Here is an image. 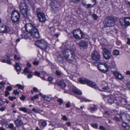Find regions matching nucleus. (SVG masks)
<instances>
[{
	"instance_id": "f257e3e1",
	"label": "nucleus",
	"mask_w": 130,
	"mask_h": 130,
	"mask_svg": "<svg viewBox=\"0 0 130 130\" xmlns=\"http://www.w3.org/2000/svg\"><path fill=\"white\" fill-rule=\"evenodd\" d=\"M69 47L66 43H64L61 47L62 52L64 55L63 58L68 62L72 63L76 56L74 53L69 49Z\"/></svg>"
},
{
	"instance_id": "f03ea898",
	"label": "nucleus",
	"mask_w": 130,
	"mask_h": 130,
	"mask_svg": "<svg viewBox=\"0 0 130 130\" xmlns=\"http://www.w3.org/2000/svg\"><path fill=\"white\" fill-rule=\"evenodd\" d=\"M106 98L108 103L111 104L115 103L118 106L125 107V106L127 104L126 100L122 98L121 96L116 98L114 95H109L107 96Z\"/></svg>"
},
{
	"instance_id": "7ed1b4c3",
	"label": "nucleus",
	"mask_w": 130,
	"mask_h": 130,
	"mask_svg": "<svg viewBox=\"0 0 130 130\" xmlns=\"http://www.w3.org/2000/svg\"><path fill=\"white\" fill-rule=\"evenodd\" d=\"M25 26L26 31L30 33L31 35L37 38H39V32L34 25L30 23H28L26 24Z\"/></svg>"
},
{
	"instance_id": "20e7f679",
	"label": "nucleus",
	"mask_w": 130,
	"mask_h": 130,
	"mask_svg": "<svg viewBox=\"0 0 130 130\" xmlns=\"http://www.w3.org/2000/svg\"><path fill=\"white\" fill-rule=\"evenodd\" d=\"M103 50L102 53L104 58L106 60L109 59L111 56L110 51L108 49V45L104 43H101Z\"/></svg>"
},
{
	"instance_id": "39448f33",
	"label": "nucleus",
	"mask_w": 130,
	"mask_h": 130,
	"mask_svg": "<svg viewBox=\"0 0 130 130\" xmlns=\"http://www.w3.org/2000/svg\"><path fill=\"white\" fill-rule=\"evenodd\" d=\"M35 45L42 50H47L49 49L48 44L43 39L37 40L35 42Z\"/></svg>"
},
{
	"instance_id": "423d86ee",
	"label": "nucleus",
	"mask_w": 130,
	"mask_h": 130,
	"mask_svg": "<svg viewBox=\"0 0 130 130\" xmlns=\"http://www.w3.org/2000/svg\"><path fill=\"white\" fill-rule=\"evenodd\" d=\"M116 19L115 17H107L104 22L105 25L107 27L113 26Z\"/></svg>"
},
{
	"instance_id": "0eeeda50",
	"label": "nucleus",
	"mask_w": 130,
	"mask_h": 130,
	"mask_svg": "<svg viewBox=\"0 0 130 130\" xmlns=\"http://www.w3.org/2000/svg\"><path fill=\"white\" fill-rule=\"evenodd\" d=\"M119 22L120 25L123 28H125L126 26L130 25V18L129 17L121 18L119 19Z\"/></svg>"
},
{
	"instance_id": "6e6552de",
	"label": "nucleus",
	"mask_w": 130,
	"mask_h": 130,
	"mask_svg": "<svg viewBox=\"0 0 130 130\" xmlns=\"http://www.w3.org/2000/svg\"><path fill=\"white\" fill-rule=\"evenodd\" d=\"M72 34L74 37L76 39H80L83 38L84 35L83 32L79 29H74Z\"/></svg>"
},
{
	"instance_id": "1a4fd4ad",
	"label": "nucleus",
	"mask_w": 130,
	"mask_h": 130,
	"mask_svg": "<svg viewBox=\"0 0 130 130\" xmlns=\"http://www.w3.org/2000/svg\"><path fill=\"white\" fill-rule=\"evenodd\" d=\"M20 11L23 15L27 16L28 6L24 2L21 3L20 6Z\"/></svg>"
},
{
	"instance_id": "9d476101",
	"label": "nucleus",
	"mask_w": 130,
	"mask_h": 130,
	"mask_svg": "<svg viewBox=\"0 0 130 130\" xmlns=\"http://www.w3.org/2000/svg\"><path fill=\"white\" fill-rule=\"evenodd\" d=\"M91 57L93 60L96 61H99L101 58V56L99 53L95 50H94L92 52Z\"/></svg>"
},
{
	"instance_id": "9b49d317",
	"label": "nucleus",
	"mask_w": 130,
	"mask_h": 130,
	"mask_svg": "<svg viewBox=\"0 0 130 130\" xmlns=\"http://www.w3.org/2000/svg\"><path fill=\"white\" fill-rule=\"evenodd\" d=\"M14 123L16 126L18 127H20L23 124V122L21 119V117L20 116H18V118L16 120L14 121Z\"/></svg>"
},
{
	"instance_id": "f8f14e48",
	"label": "nucleus",
	"mask_w": 130,
	"mask_h": 130,
	"mask_svg": "<svg viewBox=\"0 0 130 130\" xmlns=\"http://www.w3.org/2000/svg\"><path fill=\"white\" fill-rule=\"evenodd\" d=\"M50 5L51 6V8L53 10L55 11L58 10V5L56 1H52L50 3Z\"/></svg>"
},
{
	"instance_id": "ddd939ff",
	"label": "nucleus",
	"mask_w": 130,
	"mask_h": 130,
	"mask_svg": "<svg viewBox=\"0 0 130 130\" xmlns=\"http://www.w3.org/2000/svg\"><path fill=\"white\" fill-rule=\"evenodd\" d=\"M79 46L85 49H86L88 47V43L87 42L82 41L78 43Z\"/></svg>"
},
{
	"instance_id": "4468645a",
	"label": "nucleus",
	"mask_w": 130,
	"mask_h": 130,
	"mask_svg": "<svg viewBox=\"0 0 130 130\" xmlns=\"http://www.w3.org/2000/svg\"><path fill=\"white\" fill-rule=\"evenodd\" d=\"M113 74L119 80H122L124 79L123 77L122 76L121 74L117 71L114 72Z\"/></svg>"
},
{
	"instance_id": "2eb2a0df",
	"label": "nucleus",
	"mask_w": 130,
	"mask_h": 130,
	"mask_svg": "<svg viewBox=\"0 0 130 130\" xmlns=\"http://www.w3.org/2000/svg\"><path fill=\"white\" fill-rule=\"evenodd\" d=\"M42 97L44 100L48 102L51 101L53 99V98L50 95H44Z\"/></svg>"
},
{
	"instance_id": "dca6fc26",
	"label": "nucleus",
	"mask_w": 130,
	"mask_h": 130,
	"mask_svg": "<svg viewBox=\"0 0 130 130\" xmlns=\"http://www.w3.org/2000/svg\"><path fill=\"white\" fill-rule=\"evenodd\" d=\"M87 84L89 86L92 87H93L96 85V84L94 82L88 79Z\"/></svg>"
},
{
	"instance_id": "f3484780",
	"label": "nucleus",
	"mask_w": 130,
	"mask_h": 130,
	"mask_svg": "<svg viewBox=\"0 0 130 130\" xmlns=\"http://www.w3.org/2000/svg\"><path fill=\"white\" fill-rule=\"evenodd\" d=\"M36 11L37 16H44V13L43 12L40 11L39 8H37Z\"/></svg>"
},
{
	"instance_id": "a211bd4d",
	"label": "nucleus",
	"mask_w": 130,
	"mask_h": 130,
	"mask_svg": "<svg viewBox=\"0 0 130 130\" xmlns=\"http://www.w3.org/2000/svg\"><path fill=\"white\" fill-rule=\"evenodd\" d=\"M20 16V14L19 12L18 11L15 10L13 11L12 13L11 16Z\"/></svg>"
},
{
	"instance_id": "6ab92c4d",
	"label": "nucleus",
	"mask_w": 130,
	"mask_h": 130,
	"mask_svg": "<svg viewBox=\"0 0 130 130\" xmlns=\"http://www.w3.org/2000/svg\"><path fill=\"white\" fill-rule=\"evenodd\" d=\"M88 109L90 110L91 111H95L96 110L97 108L96 105H94L93 106H90L88 108Z\"/></svg>"
},
{
	"instance_id": "aec40b11",
	"label": "nucleus",
	"mask_w": 130,
	"mask_h": 130,
	"mask_svg": "<svg viewBox=\"0 0 130 130\" xmlns=\"http://www.w3.org/2000/svg\"><path fill=\"white\" fill-rule=\"evenodd\" d=\"M11 18L13 22L15 23L19 21L20 17H11Z\"/></svg>"
},
{
	"instance_id": "412c9836",
	"label": "nucleus",
	"mask_w": 130,
	"mask_h": 130,
	"mask_svg": "<svg viewBox=\"0 0 130 130\" xmlns=\"http://www.w3.org/2000/svg\"><path fill=\"white\" fill-rule=\"evenodd\" d=\"M73 92L75 94L81 95L82 94V92L78 89L75 88L73 90Z\"/></svg>"
},
{
	"instance_id": "4be33fe9",
	"label": "nucleus",
	"mask_w": 130,
	"mask_h": 130,
	"mask_svg": "<svg viewBox=\"0 0 130 130\" xmlns=\"http://www.w3.org/2000/svg\"><path fill=\"white\" fill-rule=\"evenodd\" d=\"M58 84L62 88H64L66 87V85L62 81L58 82Z\"/></svg>"
},
{
	"instance_id": "5701e85b",
	"label": "nucleus",
	"mask_w": 130,
	"mask_h": 130,
	"mask_svg": "<svg viewBox=\"0 0 130 130\" xmlns=\"http://www.w3.org/2000/svg\"><path fill=\"white\" fill-rule=\"evenodd\" d=\"M38 19L40 22L44 23L46 20L45 17H38Z\"/></svg>"
},
{
	"instance_id": "b1692460",
	"label": "nucleus",
	"mask_w": 130,
	"mask_h": 130,
	"mask_svg": "<svg viewBox=\"0 0 130 130\" xmlns=\"http://www.w3.org/2000/svg\"><path fill=\"white\" fill-rule=\"evenodd\" d=\"M79 81L80 83L82 84L87 83L88 79L85 78H79Z\"/></svg>"
},
{
	"instance_id": "393cba45",
	"label": "nucleus",
	"mask_w": 130,
	"mask_h": 130,
	"mask_svg": "<svg viewBox=\"0 0 130 130\" xmlns=\"http://www.w3.org/2000/svg\"><path fill=\"white\" fill-rule=\"evenodd\" d=\"M15 67L17 72H20V71L21 68L19 66V64L18 63H16Z\"/></svg>"
},
{
	"instance_id": "a878e982",
	"label": "nucleus",
	"mask_w": 130,
	"mask_h": 130,
	"mask_svg": "<svg viewBox=\"0 0 130 130\" xmlns=\"http://www.w3.org/2000/svg\"><path fill=\"white\" fill-rule=\"evenodd\" d=\"M125 116L126 112L121 114V118L123 121H125Z\"/></svg>"
},
{
	"instance_id": "bb28decb",
	"label": "nucleus",
	"mask_w": 130,
	"mask_h": 130,
	"mask_svg": "<svg viewBox=\"0 0 130 130\" xmlns=\"http://www.w3.org/2000/svg\"><path fill=\"white\" fill-rule=\"evenodd\" d=\"M78 99H80V101L81 102H83L84 101H85V102H90L91 101V100H88L84 98H80L79 97H77Z\"/></svg>"
},
{
	"instance_id": "cd10ccee",
	"label": "nucleus",
	"mask_w": 130,
	"mask_h": 130,
	"mask_svg": "<svg viewBox=\"0 0 130 130\" xmlns=\"http://www.w3.org/2000/svg\"><path fill=\"white\" fill-rule=\"evenodd\" d=\"M48 29L49 30V33H51L52 34H53L54 33L55 29L53 27H49L48 28Z\"/></svg>"
},
{
	"instance_id": "c85d7f7f",
	"label": "nucleus",
	"mask_w": 130,
	"mask_h": 130,
	"mask_svg": "<svg viewBox=\"0 0 130 130\" xmlns=\"http://www.w3.org/2000/svg\"><path fill=\"white\" fill-rule=\"evenodd\" d=\"M110 115V113L107 111H105L103 113V116L104 117H106L107 116H108Z\"/></svg>"
},
{
	"instance_id": "c756f323",
	"label": "nucleus",
	"mask_w": 130,
	"mask_h": 130,
	"mask_svg": "<svg viewBox=\"0 0 130 130\" xmlns=\"http://www.w3.org/2000/svg\"><path fill=\"white\" fill-rule=\"evenodd\" d=\"M113 53L114 55L117 56L119 54V50H116L113 51Z\"/></svg>"
},
{
	"instance_id": "7c9ffc66",
	"label": "nucleus",
	"mask_w": 130,
	"mask_h": 130,
	"mask_svg": "<svg viewBox=\"0 0 130 130\" xmlns=\"http://www.w3.org/2000/svg\"><path fill=\"white\" fill-rule=\"evenodd\" d=\"M100 67L99 66H98V68L99 70H100V71L102 72L103 73H105L107 72L108 71V69H106L105 70L104 69H102L100 68Z\"/></svg>"
},
{
	"instance_id": "2f4dec72",
	"label": "nucleus",
	"mask_w": 130,
	"mask_h": 130,
	"mask_svg": "<svg viewBox=\"0 0 130 130\" xmlns=\"http://www.w3.org/2000/svg\"><path fill=\"white\" fill-rule=\"evenodd\" d=\"M20 110L23 111L24 112H27V111L26 108L25 107H22L19 108Z\"/></svg>"
},
{
	"instance_id": "473e14b6",
	"label": "nucleus",
	"mask_w": 130,
	"mask_h": 130,
	"mask_svg": "<svg viewBox=\"0 0 130 130\" xmlns=\"http://www.w3.org/2000/svg\"><path fill=\"white\" fill-rule=\"evenodd\" d=\"M41 75H43V77L42 78V79L43 80H45L46 79L44 77V76L45 75H46V73L44 71H42L40 73Z\"/></svg>"
},
{
	"instance_id": "72a5a7b5",
	"label": "nucleus",
	"mask_w": 130,
	"mask_h": 130,
	"mask_svg": "<svg viewBox=\"0 0 130 130\" xmlns=\"http://www.w3.org/2000/svg\"><path fill=\"white\" fill-rule=\"evenodd\" d=\"M100 63L101 65H103L106 68V69H108V67L107 64L106 63L104 62L101 63V62H100Z\"/></svg>"
},
{
	"instance_id": "f704fd0d",
	"label": "nucleus",
	"mask_w": 130,
	"mask_h": 130,
	"mask_svg": "<svg viewBox=\"0 0 130 130\" xmlns=\"http://www.w3.org/2000/svg\"><path fill=\"white\" fill-rule=\"evenodd\" d=\"M125 1L127 6L130 7V0H125Z\"/></svg>"
},
{
	"instance_id": "c9c22d12",
	"label": "nucleus",
	"mask_w": 130,
	"mask_h": 130,
	"mask_svg": "<svg viewBox=\"0 0 130 130\" xmlns=\"http://www.w3.org/2000/svg\"><path fill=\"white\" fill-rule=\"evenodd\" d=\"M126 116L125 120H130V116L126 112V116Z\"/></svg>"
},
{
	"instance_id": "e433bc0d",
	"label": "nucleus",
	"mask_w": 130,
	"mask_h": 130,
	"mask_svg": "<svg viewBox=\"0 0 130 130\" xmlns=\"http://www.w3.org/2000/svg\"><path fill=\"white\" fill-rule=\"evenodd\" d=\"M16 85L18 87L19 89H21L23 90L24 88V87L23 86L20 85L19 84H18Z\"/></svg>"
},
{
	"instance_id": "4c0bfd02",
	"label": "nucleus",
	"mask_w": 130,
	"mask_h": 130,
	"mask_svg": "<svg viewBox=\"0 0 130 130\" xmlns=\"http://www.w3.org/2000/svg\"><path fill=\"white\" fill-rule=\"evenodd\" d=\"M122 125L123 127L125 128L126 129H128V126L125 123H123L122 124Z\"/></svg>"
},
{
	"instance_id": "58836bf2",
	"label": "nucleus",
	"mask_w": 130,
	"mask_h": 130,
	"mask_svg": "<svg viewBox=\"0 0 130 130\" xmlns=\"http://www.w3.org/2000/svg\"><path fill=\"white\" fill-rule=\"evenodd\" d=\"M96 4V2H95V4L93 5H92L90 4H87V8H92Z\"/></svg>"
},
{
	"instance_id": "ea45409f",
	"label": "nucleus",
	"mask_w": 130,
	"mask_h": 130,
	"mask_svg": "<svg viewBox=\"0 0 130 130\" xmlns=\"http://www.w3.org/2000/svg\"><path fill=\"white\" fill-rule=\"evenodd\" d=\"M57 101L59 103L60 105H61L63 103L62 100L61 99L58 98Z\"/></svg>"
},
{
	"instance_id": "a19ab883",
	"label": "nucleus",
	"mask_w": 130,
	"mask_h": 130,
	"mask_svg": "<svg viewBox=\"0 0 130 130\" xmlns=\"http://www.w3.org/2000/svg\"><path fill=\"white\" fill-rule=\"evenodd\" d=\"M39 98L38 95V94H36L34 95L33 97H32L31 99L32 101H34V99H38Z\"/></svg>"
},
{
	"instance_id": "79ce46f5",
	"label": "nucleus",
	"mask_w": 130,
	"mask_h": 130,
	"mask_svg": "<svg viewBox=\"0 0 130 130\" xmlns=\"http://www.w3.org/2000/svg\"><path fill=\"white\" fill-rule=\"evenodd\" d=\"M27 75V77L28 78H30L32 77L33 73L32 72H30Z\"/></svg>"
},
{
	"instance_id": "37998d69",
	"label": "nucleus",
	"mask_w": 130,
	"mask_h": 130,
	"mask_svg": "<svg viewBox=\"0 0 130 130\" xmlns=\"http://www.w3.org/2000/svg\"><path fill=\"white\" fill-rule=\"evenodd\" d=\"M41 124L42 126L44 127L45 126L47 125L46 122V121L44 120L41 122Z\"/></svg>"
},
{
	"instance_id": "c03bdc74",
	"label": "nucleus",
	"mask_w": 130,
	"mask_h": 130,
	"mask_svg": "<svg viewBox=\"0 0 130 130\" xmlns=\"http://www.w3.org/2000/svg\"><path fill=\"white\" fill-rule=\"evenodd\" d=\"M8 99L10 101H12L16 99V97L15 96L12 97L9 96L8 97Z\"/></svg>"
},
{
	"instance_id": "a18cd8bd",
	"label": "nucleus",
	"mask_w": 130,
	"mask_h": 130,
	"mask_svg": "<svg viewBox=\"0 0 130 130\" xmlns=\"http://www.w3.org/2000/svg\"><path fill=\"white\" fill-rule=\"evenodd\" d=\"M28 69L27 68H25L24 69L23 71V72H24L25 73V75L26 74V73H28L30 72L29 71H28Z\"/></svg>"
},
{
	"instance_id": "49530a36",
	"label": "nucleus",
	"mask_w": 130,
	"mask_h": 130,
	"mask_svg": "<svg viewBox=\"0 0 130 130\" xmlns=\"http://www.w3.org/2000/svg\"><path fill=\"white\" fill-rule=\"evenodd\" d=\"M91 126L94 128H96L98 127V125L96 123H92L91 124Z\"/></svg>"
},
{
	"instance_id": "de8ad7c7",
	"label": "nucleus",
	"mask_w": 130,
	"mask_h": 130,
	"mask_svg": "<svg viewBox=\"0 0 130 130\" xmlns=\"http://www.w3.org/2000/svg\"><path fill=\"white\" fill-rule=\"evenodd\" d=\"M61 119L63 120L67 121L68 120V118H67L66 116L65 115L63 116Z\"/></svg>"
},
{
	"instance_id": "09e8293b",
	"label": "nucleus",
	"mask_w": 130,
	"mask_h": 130,
	"mask_svg": "<svg viewBox=\"0 0 130 130\" xmlns=\"http://www.w3.org/2000/svg\"><path fill=\"white\" fill-rule=\"evenodd\" d=\"M13 93L15 95H19V92L17 90H14L13 91Z\"/></svg>"
},
{
	"instance_id": "8fccbe9b",
	"label": "nucleus",
	"mask_w": 130,
	"mask_h": 130,
	"mask_svg": "<svg viewBox=\"0 0 130 130\" xmlns=\"http://www.w3.org/2000/svg\"><path fill=\"white\" fill-rule=\"evenodd\" d=\"M32 111H33L34 112H36V113H39V110H38V109H36L34 108L32 109Z\"/></svg>"
},
{
	"instance_id": "3c124183",
	"label": "nucleus",
	"mask_w": 130,
	"mask_h": 130,
	"mask_svg": "<svg viewBox=\"0 0 130 130\" xmlns=\"http://www.w3.org/2000/svg\"><path fill=\"white\" fill-rule=\"evenodd\" d=\"M6 90L7 91H11L12 90V88L10 86H8L6 88Z\"/></svg>"
},
{
	"instance_id": "603ef678",
	"label": "nucleus",
	"mask_w": 130,
	"mask_h": 130,
	"mask_svg": "<svg viewBox=\"0 0 130 130\" xmlns=\"http://www.w3.org/2000/svg\"><path fill=\"white\" fill-rule=\"evenodd\" d=\"M14 127V125L12 123H10L9 126L8 127L10 128H12Z\"/></svg>"
},
{
	"instance_id": "864d4df0",
	"label": "nucleus",
	"mask_w": 130,
	"mask_h": 130,
	"mask_svg": "<svg viewBox=\"0 0 130 130\" xmlns=\"http://www.w3.org/2000/svg\"><path fill=\"white\" fill-rule=\"evenodd\" d=\"M35 75L38 77L40 76V74L39 72L36 71L35 72Z\"/></svg>"
},
{
	"instance_id": "5fc2aeb1",
	"label": "nucleus",
	"mask_w": 130,
	"mask_h": 130,
	"mask_svg": "<svg viewBox=\"0 0 130 130\" xmlns=\"http://www.w3.org/2000/svg\"><path fill=\"white\" fill-rule=\"evenodd\" d=\"M56 73L58 76H60L61 73L60 71H56Z\"/></svg>"
},
{
	"instance_id": "6e6d98bb",
	"label": "nucleus",
	"mask_w": 130,
	"mask_h": 130,
	"mask_svg": "<svg viewBox=\"0 0 130 130\" xmlns=\"http://www.w3.org/2000/svg\"><path fill=\"white\" fill-rule=\"evenodd\" d=\"M112 66H110V67L111 68H114L115 67L116 65L115 63L114 62H113L112 63Z\"/></svg>"
},
{
	"instance_id": "4d7b16f0",
	"label": "nucleus",
	"mask_w": 130,
	"mask_h": 130,
	"mask_svg": "<svg viewBox=\"0 0 130 130\" xmlns=\"http://www.w3.org/2000/svg\"><path fill=\"white\" fill-rule=\"evenodd\" d=\"M113 119L116 121H118L120 120V118L117 116H115L113 118Z\"/></svg>"
},
{
	"instance_id": "13d9d810",
	"label": "nucleus",
	"mask_w": 130,
	"mask_h": 130,
	"mask_svg": "<svg viewBox=\"0 0 130 130\" xmlns=\"http://www.w3.org/2000/svg\"><path fill=\"white\" fill-rule=\"evenodd\" d=\"M5 93L4 95L5 96H7L10 94L7 91H5Z\"/></svg>"
},
{
	"instance_id": "bf43d9fd",
	"label": "nucleus",
	"mask_w": 130,
	"mask_h": 130,
	"mask_svg": "<svg viewBox=\"0 0 130 130\" xmlns=\"http://www.w3.org/2000/svg\"><path fill=\"white\" fill-rule=\"evenodd\" d=\"M82 4L84 6H85V7H86V8H87V4L85 3V2L84 1H83L82 2Z\"/></svg>"
},
{
	"instance_id": "052dcab7",
	"label": "nucleus",
	"mask_w": 130,
	"mask_h": 130,
	"mask_svg": "<svg viewBox=\"0 0 130 130\" xmlns=\"http://www.w3.org/2000/svg\"><path fill=\"white\" fill-rule=\"evenodd\" d=\"M25 99V96L22 95L20 97V99L22 100H24Z\"/></svg>"
},
{
	"instance_id": "680f3d73",
	"label": "nucleus",
	"mask_w": 130,
	"mask_h": 130,
	"mask_svg": "<svg viewBox=\"0 0 130 130\" xmlns=\"http://www.w3.org/2000/svg\"><path fill=\"white\" fill-rule=\"evenodd\" d=\"M99 129H100L102 130H105L106 129L105 128L102 126H99Z\"/></svg>"
},
{
	"instance_id": "e2e57ef3",
	"label": "nucleus",
	"mask_w": 130,
	"mask_h": 130,
	"mask_svg": "<svg viewBox=\"0 0 130 130\" xmlns=\"http://www.w3.org/2000/svg\"><path fill=\"white\" fill-rule=\"evenodd\" d=\"M70 102H68V103L66 104V107L69 108L70 107Z\"/></svg>"
},
{
	"instance_id": "0e129e2a",
	"label": "nucleus",
	"mask_w": 130,
	"mask_h": 130,
	"mask_svg": "<svg viewBox=\"0 0 130 130\" xmlns=\"http://www.w3.org/2000/svg\"><path fill=\"white\" fill-rule=\"evenodd\" d=\"M38 63L39 62L38 61H35L33 62V64L35 65H38Z\"/></svg>"
},
{
	"instance_id": "69168bd1",
	"label": "nucleus",
	"mask_w": 130,
	"mask_h": 130,
	"mask_svg": "<svg viewBox=\"0 0 130 130\" xmlns=\"http://www.w3.org/2000/svg\"><path fill=\"white\" fill-rule=\"evenodd\" d=\"M5 62L9 64H11V62L10 60H7Z\"/></svg>"
},
{
	"instance_id": "338daca9",
	"label": "nucleus",
	"mask_w": 130,
	"mask_h": 130,
	"mask_svg": "<svg viewBox=\"0 0 130 130\" xmlns=\"http://www.w3.org/2000/svg\"><path fill=\"white\" fill-rule=\"evenodd\" d=\"M14 59H17V60H19L20 59V58L19 57H17V55H14Z\"/></svg>"
},
{
	"instance_id": "774afa93",
	"label": "nucleus",
	"mask_w": 130,
	"mask_h": 130,
	"mask_svg": "<svg viewBox=\"0 0 130 130\" xmlns=\"http://www.w3.org/2000/svg\"><path fill=\"white\" fill-rule=\"evenodd\" d=\"M127 86L128 88L130 89V83L128 82L127 83Z\"/></svg>"
}]
</instances>
